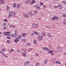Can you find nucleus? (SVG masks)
I'll list each match as a JSON object with an SVG mask.
<instances>
[{"label":"nucleus","mask_w":66,"mask_h":66,"mask_svg":"<svg viewBox=\"0 0 66 66\" xmlns=\"http://www.w3.org/2000/svg\"><path fill=\"white\" fill-rule=\"evenodd\" d=\"M24 17H26V18H29V16L27 14H25L24 15Z\"/></svg>","instance_id":"obj_21"},{"label":"nucleus","mask_w":66,"mask_h":66,"mask_svg":"<svg viewBox=\"0 0 66 66\" xmlns=\"http://www.w3.org/2000/svg\"><path fill=\"white\" fill-rule=\"evenodd\" d=\"M7 10H9V7L8 6H7Z\"/></svg>","instance_id":"obj_37"},{"label":"nucleus","mask_w":66,"mask_h":66,"mask_svg":"<svg viewBox=\"0 0 66 66\" xmlns=\"http://www.w3.org/2000/svg\"><path fill=\"white\" fill-rule=\"evenodd\" d=\"M7 28V27H4L3 28V29H4V30H5V29H6Z\"/></svg>","instance_id":"obj_51"},{"label":"nucleus","mask_w":66,"mask_h":66,"mask_svg":"<svg viewBox=\"0 0 66 66\" xmlns=\"http://www.w3.org/2000/svg\"><path fill=\"white\" fill-rule=\"evenodd\" d=\"M32 27L34 28H37L38 25H37L36 24H32Z\"/></svg>","instance_id":"obj_6"},{"label":"nucleus","mask_w":66,"mask_h":66,"mask_svg":"<svg viewBox=\"0 0 66 66\" xmlns=\"http://www.w3.org/2000/svg\"><path fill=\"white\" fill-rule=\"evenodd\" d=\"M34 12L35 13V14H36L38 12V11H34Z\"/></svg>","instance_id":"obj_30"},{"label":"nucleus","mask_w":66,"mask_h":66,"mask_svg":"<svg viewBox=\"0 0 66 66\" xmlns=\"http://www.w3.org/2000/svg\"><path fill=\"white\" fill-rule=\"evenodd\" d=\"M52 19L53 21H54L55 19V16H54L52 18Z\"/></svg>","instance_id":"obj_15"},{"label":"nucleus","mask_w":66,"mask_h":66,"mask_svg":"<svg viewBox=\"0 0 66 66\" xmlns=\"http://www.w3.org/2000/svg\"><path fill=\"white\" fill-rule=\"evenodd\" d=\"M36 64H37V65H39V63H37Z\"/></svg>","instance_id":"obj_55"},{"label":"nucleus","mask_w":66,"mask_h":66,"mask_svg":"<svg viewBox=\"0 0 66 66\" xmlns=\"http://www.w3.org/2000/svg\"><path fill=\"white\" fill-rule=\"evenodd\" d=\"M12 27H13V28H15V26H14L12 25Z\"/></svg>","instance_id":"obj_63"},{"label":"nucleus","mask_w":66,"mask_h":66,"mask_svg":"<svg viewBox=\"0 0 66 66\" xmlns=\"http://www.w3.org/2000/svg\"><path fill=\"white\" fill-rule=\"evenodd\" d=\"M25 53H22V55L24 56H26V55L25 53H27V51H26V50H24Z\"/></svg>","instance_id":"obj_7"},{"label":"nucleus","mask_w":66,"mask_h":66,"mask_svg":"<svg viewBox=\"0 0 66 66\" xmlns=\"http://www.w3.org/2000/svg\"><path fill=\"white\" fill-rule=\"evenodd\" d=\"M53 51H50L48 52V53H51V54L53 53Z\"/></svg>","instance_id":"obj_20"},{"label":"nucleus","mask_w":66,"mask_h":66,"mask_svg":"<svg viewBox=\"0 0 66 66\" xmlns=\"http://www.w3.org/2000/svg\"><path fill=\"white\" fill-rule=\"evenodd\" d=\"M30 2H31V0H27L26 2V3L27 4L29 3Z\"/></svg>","instance_id":"obj_12"},{"label":"nucleus","mask_w":66,"mask_h":66,"mask_svg":"<svg viewBox=\"0 0 66 66\" xmlns=\"http://www.w3.org/2000/svg\"><path fill=\"white\" fill-rule=\"evenodd\" d=\"M47 61L48 60H45L44 61L45 63H47Z\"/></svg>","instance_id":"obj_32"},{"label":"nucleus","mask_w":66,"mask_h":66,"mask_svg":"<svg viewBox=\"0 0 66 66\" xmlns=\"http://www.w3.org/2000/svg\"><path fill=\"white\" fill-rule=\"evenodd\" d=\"M53 55V53H52L51 54V55Z\"/></svg>","instance_id":"obj_62"},{"label":"nucleus","mask_w":66,"mask_h":66,"mask_svg":"<svg viewBox=\"0 0 66 66\" xmlns=\"http://www.w3.org/2000/svg\"><path fill=\"white\" fill-rule=\"evenodd\" d=\"M10 28L11 29V28H13V25H10Z\"/></svg>","instance_id":"obj_44"},{"label":"nucleus","mask_w":66,"mask_h":66,"mask_svg":"<svg viewBox=\"0 0 66 66\" xmlns=\"http://www.w3.org/2000/svg\"><path fill=\"white\" fill-rule=\"evenodd\" d=\"M9 52H10V53H11V51H9Z\"/></svg>","instance_id":"obj_61"},{"label":"nucleus","mask_w":66,"mask_h":66,"mask_svg":"<svg viewBox=\"0 0 66 66\" xmlns=\"http://www.w3.org/2000/svg\"><path fill=\"white\" fill-rule=\"evenodd\" d=\"M47 36L48 37H53L50 34H47Z\"/></svg>","instance_id":"obj_13"},{"label":"nucleus","mask_w":66,"mask_h":66,"mask_svg":"<svg viewBox=\"0 0 66 66\" xmlns=\"http://www.w3.org/2000/svg\"><path fill=\"white\" fill-rule=\"evenodd\" d=\"M55 19H59V18H58L57 17L55 16Z\"/></svg>","instance_id":"obj_42"},{"label":"nucleus","mask_w":66,"mask_h":66,"mask_svg":"<svg viewBox=\"0 0 66 66\" xmlns=\"http://www.w3.org/2000/svg\"><path fill=\"white\" fill-rule=\"evenodd\" d=\"M21 37V36H18V37L17 38L15 39L14 40V42L15 43H17L18 41H19V39H20Z\"/></svg>","instance_id":"obj_2"},{"label":"nucleus","mask_w":66,"mask_h":66,"mask_svg":"<svg viewBox=\"0 0 66 66\" xmlns=\"http://www.w3.org/2000/svg\"><path fill=\"white\" fill-rule=\"evenodd\" d=\"M9 14H11V15H12L13 14H14L13 15V16L14 17H16V15L15 14V12L13 11H9Z\"/></svg>","instance_id":"obj_3"},{"label":"nucleus","mask_w":66,"mask_h":66,"mask_svg":"<svg viewBox=\"0 0 66 66\" xmlns=\"http://www.w3.org/2000/svg\"><path fill=\"white\" fill-rule=\"evenodd\" d=\"M60 47L59 46H58L57 47V49L59 50V49H60Z\"/></svg>","instance_id":"obj_35"},{"label":"nucleus","mask_w":66,"mask_h":66,"mask_svg":"<svg viewBox=\"0 0 66 66\" xmlns=\"http://www.w3.org/2000/svg\"><path fill=\"white\" fill-rule=\"evenodd\" d=\"M30 35H33V33H31L30 34Z\"/></svg>","instance_id":"obj_57"},{"label":"nucleus","mask_w":66,"mask_h":66,"mask_svg":"<svg viewBox=\"0 0 66 66\" xmlns=\"http://www.w3.org/2000/svg\"><path fill=\"white\" fill-rule=\"evenodd\" d=\"M4 35L5 36H7V35H8L10 37H14V35H13L11 34H10L11 32H4Z\"/></svg>","instance_id":"obj_1"},{"label":"nucleus","mask_w":66,"mask_h":66,"mask_svg":"<svg viewBox=\"0 0 66 66\" xmlns=\"http://www.w3.org/2000/svg\"><path fill=\"white\" fill-rule=\"evenodd\" d=\"M4 22H7V19H5L4 20Z\"/></svg>","instance_id":"obj_43"},{"label":"nucleus","mask_w":66,"mask_h":66,"mask_svg":"<svg viewBox=\"0 0 66 66\" xmlns=\"http://www.w3.org/2000/svg\"><path fill=\"white\" fill-rule=\"evenodd\" d=\"M46 27L47 28H48V29H51L50 28L47 26H46Z\"/></svg>","instance_id":"obj_49"},{"label":"nucleus","mask_w":66,"mask_h":66,"mask_svg":"<svg viewBox=\"0 0 66 66\" xmlns=\"http://www.w3.org/2000/svg\"><path fill=\"white\" fill-rule=\"evenodd\" d=\"M28 14L30 16H33V14L32 13V12H28Z\"/></svg>","instance_id":"obj_9"},{"label":"nucleus","mask_w":66,"mask_h":66,"mask_svg":"<svg viewBox=\"0 0 66 66\" xmlns=\"http://www.w3.org/2000/svg\"><path fill=\"white\" fill-rule=\"evenodd\" d=\"M12 16L13 15L12 14H10L9 15V16H8V18H9V17H12Z\"/></svg>","instance_id":"obj_27"},{"label":"nucleus","mask_w":66,"mask_h":66,"mask_svg":"<svg viewBox=\"0 0 66 66\" xmlns=\"http://www.w3.org/2000/svg\"><path fill=\"white\" fill-rule=\"evenodd\" d=\"M30 66H34L33 65H30Z\"/></svg>","instance_id":"obj_64"},{"label":"nucleus","mask_w":66,"mask_h":66,"mask_svg":"<svg viewBox=\"0 0 66 66\" xmlns=\"http://www.w3.org/2000/svg\"><path fill=\"white\" fill-rule=\"evenodd\" d=\"M61 51H62L59 50L57 51H55L54 52H55V53H57V52H60Z\"/></svg>","instance_id":"obj_24"},{"label":"nucleus","mask_w":66,"mask_h":66,"mask_svg":"<svg viewBox=\"0 0 66 66\" xmlns=\"http://www.w3.org/2000/svg\"><path fill=\"white\" fill-rule=\"evenodd\" d=\"M3 53V55H4V56H5V53Z\"/></svg>","instance_id":"obj_53"},{"label":"nucleus","mask_w":66,"mask_h":66,"mask_svg":"<svg viewBox=\"0 0 66 66\" xmlns=\"http://www.w3.org/2000/svg\"><path fill=\"white\" fill-rule=\"evenodd\" d=\"M17 51H18V52H20V51L19 50H18Z\"/></svg>","instance_id":"obj_56"},{"label":"nucleus","mask_w":66,"mask_h":66,"mask_svg":"<svg viewBox=\"0 0 66 66\" xmlns=\"http://www.w3.org/2000/svg\"><path fill=\"white\" fill-rule=\"evenodd\" d=\"M6 23H4L2 24V26L3 27H5V26H6Z\"/></svg>","instance_id":"obj_18"},{"label":"nucleus","mask_w":66,"mask_h":66,"mask_svg":"<svg viewBox=\"0 0 66 66\" xmlns=\"http://www.w3.org/2000/svg\"><path fill=\"white\" fill-rule=\"evenodd\" d=\"M0 2L1 3H4V0H0Z\"/></svg>","instance_id":"obj_14"},{"label":"nucleus","mask_w":66,"mask_h":66,"mask_svg":"<svg viewBox=\"0 0 66 66\" xmlns=\"http://www.w3.org/2000/svg\"><path fill=\"white\" fill-rule=\"evenodd\" d=\"M6 50L4 48L3 50H2V51H3V52H4V51H5Z\"/></svg>","instance_id":"obj_40"},{"label":"nucleus","mask_w":66,"mask_h":66,"mask_svg":"<svg viewBox=\"0 0 66 66\" xmlns=\"http://www.w3.org/2000/svg\"><path fill=\"white\" fill-rule=\"evenodd\" d=\"M7 43H11V41L10 40H8L7 41Z\"/></svg>","instance_id":"obj_41"},{"label":"nucleus","mask_w":66,"mask_h":66,"mask_svg":"<svg viewBox=\"0 0 66 66\" xmlns=\"http://www.w3.org/2000/svg\"><path fill=\"white\" fill-rule=\"evenodd\" d=\"M30 62L29 61H28L25 63V64L26 65H29L30 64Z\"/></svg>","instance_id":"obj_5"},{"label":"nucleus","mask_w":66,"mask_h":66,"mask_svg":"<svg viewBox=\"0 0 66 66\" xmlns=\"http://www.w3.org/2000/svg\"><path fill=\"white\" fill-rule=\"evenodd\" d=\"M26 45L27 46H30V45H31V44L30 43H26Z\"/></svg>","instance_id":"obj_25"},{"label":"nucleus","mask_w":66,"mask_h":66,"mask_svg":"<svg viewBox=\"0 0 66 66\" xmlns=\"http://www.w3.org/2000/svg\"><path fill=\"white\" fill-rule=\"evenodd\" d=\"M43 8H44V9H45V8H46V5H44L43 6Z\"/></svg>","instance_id":"obj_47"},{"label":"nucleus","mask_w":66,"mask_h":66,"mask_svg":"<svg viewBox=\"0 0 66 66\" xmlns=\"http://www.w3.org/2000/svg\"><path fill=\"white\" fill-rule=\"evenodd\" d=\"M7 38H8V39H11V38L9 37H6Z\"/></svg>","instance_id":"obj_48"},{"label":"nucleus","mask_w":66,"mask_h":66,"mask_svg":"<svg viewBox=\"0 0 66 66\" xmlns=\"http://www.w3.org/2000/svg\"><path fill=\"white\" fill-rule=\"evenodd\" d=\"M43 38V37L41 36H40L38 37L39 40H42Z\"/></svg>","instance_id":"obj_10"},{"label":"nucleus","mask_w":66,"mask_h":66,"mask_svg":"<svg viewBox=\"0 0 66 66\" xmlns=\"http://www.w3.org/2000/svg\"><path fill=\"white\" fill-rule=\"evenodd\" d=\"M63 24H66V22H63Z\"/></svg>","instance_id":"obj_39"},{"label":"nucleus","mask_w":66,"mask_h":66,"mask_svg":"<svg viewBox=\"0 0 66 66\" xmlns=\"http://www.w3.org/2000/svg\"><path fill=\"white\" fill-rule=\"evenodd\" d=\"M42 34L43 36H45V33L44 32H42Z\"/></svg>","instance_id":"obj_22"},{"label":"nucleus","mask_w":66,"mask_h":66,"mask_svg":"<svg viewBox=\"0 0 66 66\" xmlns=\"http://www.w3.org/2000/svg\"><path fill=\"white\" fill-rule=\"evenodd\" d=\"M31 51V48H29L28 50V51L30 52V51Z\"/></svg>","instance_id":"obj_46"},{"label":"nucleus","mask_w":66,"mask_h":66,"mask_svg":"<svg viewBox=\"0 0 66 66\" xmlns=\"http://www.w3.org/2000/svg\"><path fill=\"white\" fill-rule=\"evenodd\" d=\"M62 6H61V4H59L58 6V7H61Z\"/></svg>","instance_id":"obj_50"},{"label":"nucleus","mask_w":66,"mask_h":66,"mask_svg":"<svg viewBox=\"0 0 66 66\" xmlns=\"http://www.w3.org/2000/svg\"><path fill=\"white\" fill-rule=\"evenodd\" d=\"M20 5L19 4H17L16 8H17V9H19V6H20Z\"/></svg>","instance_id":"obj_23"},{"label":"nucleus","mask_w":66,"mask_h":66,"mask_svg":"<svg viewBox=\"0 0 66 66\" xmlns=\"http://www.w3.org/2000/svg\"><path fill=\"white\" fill-rule=\"evenodd\" d=\"M18 35V34L17 32V30H15V33L14 34V37H16Z\"/></svg>","instance_id":"obj_4"},{"label":"nucleus","mask_w":66,"mask_h":66,"mask_svg":"<svg viewBox=\"0 0 66 66\" xmlns=\"http://www.w3.org/2000/svg\"><path fill=\"white\" fill-rule=\"evenodd\" d=\"M34 42L35 44H36L37 43L36 42V39H34Z\"/></svg>","instance_id":"obj_19"},{"label":"nucleus","mask_w":66,"mask_h":66,"mask_svg":"<svg viewBox=\"0 0 66 66\" xmlns=\"http://www.w3.org/2000/svg\"><path fill=\"white\" fill-rule=\"evenodd\" d=\"M57 7H59V6H55L54 7V9H56V8H57Z\"/></svg>","instance_id":"obj_45"},{"label":"nucleus","mask_w":66,"mask_h":66,"mask_svg":"<svg viewBox=\"0 0 66 66\" xmlns=\"http://www.w3.org/2000/svg\"><path fill=\"white\" fill-rule=\"evenodd\" d=\"M56 64H61V63H60V61H56Z\"/></svg>","instance_id":"obj_17"},{"label":"nucleus","mask_w":66,"mask_h":66,"mask_svg":"<svg viewBox=\"0 0 66 66\" xmlns=\"http://www.w3.org/2000/svg\"><path fill=\"white\" fill-rule=\"evenodd\" d=\"M22 40L24 41V43H26V39H22Z\"/></svg>","instance_id":"obj_36"},{"label":"nucleus","mask_w":66,"mask_h":66,"mask_svg":"<svg viewBox=\"0 0 66 66\" xmlns=\"http://www.w3.org/2000/svg\"><path fill=\"white\" fill-rule=\"evenodd\" d=\"M11 51H13V52H14V51L13 49H11Z\"/></svg>","instance_id":"obj_52"},{"label":"nucleus","mask_w":66,"mask_h":66,"mask_svg":"<svg viewBox=\"0 0 66 66\" xmlns=\"http://www.w3.org/2000/svg\"><path fill=\"white\" fill-rule=\"evenodd\" d=\"M35 7H36L37 10H40V8L39 6H37V5H35Z\"/></svg>","instance_id":"obj_8"},{"label":"nucleus","mask_w":66,"mask_h":66,"mask_svg":"<svg viewBox=\"0 0 66 66\" xmlns=\"http://www.w3.org/2000/svg\"><path fill=\"white\" fill-rule=\"evenodd\" d=\"M34 34H38V33L37 32H36V31H35L34 32Z\"/></svg>","instance_id":"obj_26"},{"label":"nucleus","mask_w":66,"mask_h":66,"mask_svg":"<svg viewBox=\"0 0 66 66\" xmlns=\"http://www.w3.org/2000/svg\"><path fill=\"white\" fill-rule=\"evenodd\" d=\"M64 22H66V19H64Z\"/></svg>","instance_id":"obj_54"},{"label":"nucleus","mask_w":66,"mask_h":66,"mask_svg":"<svg viewBox=\"0 0 66 66\" xmlns=\"http://www.w3.org/2000/svg\"><path fill=\"white\" fill-rule=\"evenodd\" d=\"M63 17H66V14L65 13V14H63Z\"/></svg>","instance_id":"obj_29"},{"label":"nucleus","mask_w":66,"mask_h":66,"mask_svg":"<svg viewBox=\"0 0 66 66\" xmlns=\"http://www.w3.org/2000/svg\"><path fill=\"white\" fill-rule=\"evenodd\" d=\"M36 55H37V56H38V55L37 53L36 54Z\"/></svg>","instance_id":"obj_60"},{"label":"nucleus","mask_w":66,"mask_h":66,"mask_svg":"<svg viewBox=\"0 0 66 66\" xmlns=\"http://www.w3.org/2000/svg\"><path fill=\"white\" fill-rule=\"evenodd\" d=\"M50 49H52V46H51V45L50 46Z\"/></svg>","instance_id":"obj_34"},{"label":"nucleus","mask_w":66,"mask_h":66,"mask_svg":"<svg viewBox=\"0 0 66 66\" xmlns=\"http://www.w3.org/2000/svg\"><path fill=\"white\" fill-rule=\"evenodd\" d=\"M43 49L44 50H49V49L48 48H47L46 47H44L43 48Z\"/></svg>","instance_id":"obj_16"},{"label":"nucleus","mask_w":66,"mask_h":66,"mask_svg":"<svg viewBox=\"0 0 66 66\" xmlns=\"http://www.w3.org/2000/svg\"><path fill=\"white\" fill-rule=\"evenodd\" d=\"M26 35H27V34L23 33L22 34V36L23 37H24Z\"/></svg>","instance_id":"obj_11"},{"label":"nucleus","mask_w":66,"mask_h":66,"mask_svg":"<svg viewBox=\"0 0 66 66\" xmlns=\"http://www.w3.org/2000/svg\"><path fill=\"white\" fill-rule=\"evenodd\" d=\"M13 6H14V7H16V3H14L13 4Z\"/></svg>","instance_id":"obj_28"},{"label":"nucleus","mask_w":66,"mask_h":66,"mask_svg":"<svg viewBox=\"0 0 66 66\" xmlns=\"http://www.w3.org/2000/svg\"><path fill=\"white\" fill-rule=\"evenodd\" d=\"M2 34V33L1 32H0V34ZM0 37H1V35H0Z\"/></svg>","instance_id":"obj_59"},{"label":"nucleus","mask_w":66,"mask_h":66,"mask_svg":"<svg viewBox=\"0 0 66 66\" xmlns=\"http://www.w3.org/2000/svg\"><path fill=\"white\" fill-rule=\"evenodd\" d=\"M40 4L39 5V6H41V5H43V3L41 2L40 3Z\"/></svg>","instance_id":"obj_31"},{"label":"nucleus","mask_w":66,"mask_h":66,"mask_svg":"<svg viewBox=\"0 0 66 66\" xmlns=\"http://www.w3.org/2000/svg\"><path fill=\"white\" fill-rule=\"evenodd\" d=\"M62 2L63 3H64V4H65V5H66V2L63 1Z\"/></svg>","instance_id":"obj_33"},{"label":"nucleus","mask_w":66,"mask_h":66,"mask_svg":"<svg viewBox=\"0 0 66 66\" xmlns=\"http://www.w3.org/2000/svg\"><path fill=\"white\" fill-rule=\"evenodd\" d=\"M4 57H7V56L5 55V56H4Z\"/></svg>","instance_id":"obj_58"},{"label":"nucleus","mask_w":66,"mask_h":66,"mask_svg":"<svg viewBox=\"0 0 66 66\" xmlns=\"http://www.w3.org/2000/svg\"><path fill=\"white\" fill-rule=\"evenodd\" d=\"M35 1H33L32 2V3H35Z\"/></svg>","instance_id":"obj_38"}]
</instances>
